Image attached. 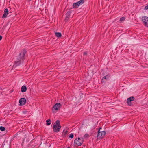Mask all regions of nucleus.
<instances>
[{
  "label": "nucleus",
  "mask_w": 148,
  "mask_h": 148,
  "mask_svg": "<svg viewBox=\"0 0 148 148\" xmlns=\"http://www.w3.org/2000/svg\"><path fill=\"white\" fill-rule=\"evenodd\" d=\"M53 130L55 132H57L60 131L61 126L59 120H57L56 121V123H55L53 124Z\"/></svg>",
  "instance_id": "2"
},
{
  "label": "nucleus",
  "mask_w": 148,
  "mask_h": 148,
  "mask_svg": "<svg viewBox=\"0 0 148 148\" xmlns=\"http://www.w3.org/2000/svg\"><path fill=\"white\" fill-rule=\"evenodd\" d=\"M5 127L3 126H1L0 127V130L2 131H5Z\"/></svg>",
  "instance_id": "17"
},
{
  "label": "nucleus",
  "mask_w": 148,
  "mask_h": 148,
  "mask_svg": "<svg viewBox=\"0 0 148 148\" xmlns=\"http://www.w3.org/2000/svg\"><path fill=\"white\" fill-rule=\"evenodd\" d=\"M2 39V36L0 35V40H1Z\"/></svg>",
  "instance_id": "23"
},
{
  "label": "nucleus",
  "mask_w": 148,
  "mask_h": 148,
  "mask_svg": "<svg viewBox=\"0 0 148 148\" xmlns=\"http://www.w3.org/2000/svg\"><path fill=\"white\" fill-rule=\"evenodd\" d=\"M68 133V131L67 130H66L64 132V130L63 131V135L64 137L66 136V134H67Z\"/></svg>",
  "instance_id": "16"
},
{
  "label": "nucleus",
  "mask_w": 148,
  "mask_h": 148,
  "mask_svg": "<svg viewBox=\"0 0 148 148\" xmlns=\"http://www.w3.org/2000/svg\"><path fill=\"white\" fill-rule=\"evenodd\" d=\"M26 99L24 98H21L20 99L19 101V103L21 105H24L26 102Z\"/></svg>",
  "instance_id": "10"
},
{
  "label": "nucleus",
  "mask_w": 148,
  "mask_h": 148,
  "mask_svg": "<svg viewBox=\"0 0 148 148\" xmlns=\"http://www.w3.org/2000/svg\"><path fill=\"white\" fill-rule=\"evenodd\" d=\"M26 53L25 49H23L21 51L19 55L18 56L17 60L15 61V64L13 66L15 67L19 66L21 63H23L24 60V56Z\"/></svg>",
  "instance_id": "1"
},
{
  "label": "nucleus",
  "mask_w": 148,
  "mask_h": 148,
  "mask_svg": "<svg viewBox=\"0 0 148 148\" xmlns=\"http://www.w3.org/2000/svg\"><path fill=\"white\" fill-rule=\"evenodd\" d=\"M145 8L146 10H147V9H148V4L146 6H145Z\"/></svg>",
  "instance_id": "21"
},
{
  "label": "nucleus",
  "mask_w": 148,
  "mask_h": 148,
  "mask_svg": "<svg viewBox=\"0 0 148 148\" xmlns=\"http://www.w3.org/2000/svg\"><path fill=\"white\" fill-rule=\"evenodd\" d=\"M85 1V0H80L76 3H74L73 7L74 8H77L79 6L83 4Z\"/></svg>",
  "instance_id": "4"
},
{
  "label": "nucleus",
  "mask_w": 148,
  "mask_h": 148,
  "mask_svg": "<svg viewBox=\"0 0 148 148\" xmlns=\"http://www.w3.org/2000/svg\"><path fill=\"white\" fill-rule=\"evenodd\" d=\"M125 20V18L123 17H121V18L120 21H123Z\"/></svg>",
  "instance_id": "20"
},
{
  "label": "nucleus",
  "mask_w": 148,
  "mask_h": 148,
  "mask_svg": "<svg viewBox=\"0 0 148 148\" xmlns=\"http://www.w3.org/2000/svg\"><path fill=\"white\" fill-rule=\"evenodd\" d=\"M101 129V127H100L99 128V130H99V132H100V130Z\"/></svg>",
  "instance_id": "24"
},
{
  "label": "nucleus",
  "mask_w": 148,
  "mask_h": 148,
  "mask_svg": "<svg viewBox=\"0 0 148 148\" xmlns=\"http://www.w3.org/2000/svg\"><path fill=\"white\" fill-rule=\"evenodd\" d=\"M134 99V97L133 96H132L130 98L127 99V102L128 104L130 106L131 103V102L133 101Z\"/></svg>",
  "instance_id": "9"
},
{
  "label": "nucleus",
  "mask_w": 148,
  "mask_h": 148,
  "mask_svg": "<svg viewBox=\"0 0 148 148\" xmlns=\"http://www.w3.org/2000/svg\"><path fill=\"white\" fill-rule=\"evenodd\" d=\"M87 54V53L86 52H85L84 53V55H86Z\"/></svg>",
  "instance_id": "22"
},
{
  "label": "nucleus",
  "mask_w": 148,
  "mask_h": 148,
  "mask_svg": "<svg viewBox=\"0 0 148 148\" xmlns=\"http://www.w3.org/2000/svg\"><path fill=\"white\" fill-rule=\"evenodd\" d=\"M73 134L71 133L70 134L69 136V138H73Z\"/></svg>",
  "instance_id": "18"
},
{
  "label": "nucleus",
  "mask_w": 148,
  "mask_h": 148,
  "mask_svg": "<svg viewBox=\"0 0 148 148\" xmlns=\"http://www.w3.org/2000/svg\"><path fill=\"white\" fill-rule=\"evenodd\" d=\"M55 34L56 37L58 38L61 37L62 36L60 32H55Z\"/></svg>",
  "instance_id": "14"
},
{
  "label": "nucleus",
  "mask_w": 148,
  "mask_h": 148,
  "mask_svg": "<svg viewBox=\"0 0 148 148\" xmlns=\"http://www.w3.org/2000/svg\"><path fill=\"white\" fill-rule=\"evenodd\" d=\"M8 14V10L7 8L5 9L4 11V14L2 16V18H6Z\"/></svg>",
  "instance_id": "11"
},
{
  "label": "nucleus",
  "mask_w": 148,
  "mask_h": 148,
  "mask_svg": "<svg viewBox=\"0 0 148 148\" xmlns=\"http://www.w3.org/2000/svg\"><path fill=\"white\" fill-rule=\"evenodd\" d=\"M71 12H67L66 14L65 20H67L69 18Z\"/></svg>",
  "instance_id": "13"
},
{
  "label": "nucleus",
  "mask_w": 148,
  "mask_h": 148,
  "mask_svg": "<svg viewBox=\"0 0 148 148\" xmlns=\"http://www.w3.org/2000/svg\"><path fill=\"white\" fill-rule=\"evenodd\" d=\"M27 88L25 85L22 86L21 88V91L22 92H25L26 91Z\"/></svg>",
  "instance_id": "12"
},
{
  "label": "nucleus",
  "mask_w": 148,
  "mask_h": 148,
  "mask_svg": "<svg viewBox=\"0 0 148 148\" xmlns=\"http://www.w3.org/2000/svg\"><path fill=\"white\" fill-rule=\"evenodd\" d=\"M30 1H31V0H29Z\"/></svg>",
  "instance_id": "25"
},
{
  "label": "nucleus",
  "mask_w": 148,
  "mask_h": 148,
  "mask_svg": "<svg viewBox=\"0 0 148 148\" xmlns=\"http://www.w3.org/2000/svg\"><path fill=\"white\" fill-rule=\"evenodd\" d=\"M46 125H49L51 124V121L50 119H48L46 120Z\"/></svg>",
  "instance_id": "15"
},
{
  "label": "nucleus",
  "mask_w": 148,
  "mask_h": 148,
  "mask_svg": "<svg viewBox=\"0 0 148 148\" xmlns=\"http://www.w3.org/2000/svg\"><path fill=\"white\" fill-rule=\"evenodd\" d=\"M61 104L60 103H56L52 108V112L53 113L56 112L60 108Z\"/></svg>",
  "instance_id": "3"
},
{
  "label": "nucleus",
  "mask_w": 148,
  "mask_h": 148,
  "mask_svg": "<svg viewBox=\"0 0 148 148\" xmlns=\"http://www.w3.org/2000/svg\"><path fill=\"white\" fill-rule=\"evenodd\" d=\"M106 133L105 131L99 132V130H98L97 135V138L100 139H102L105 136Z\"/></svg>",
  "instance_id": "6"
},
{
  "label": "nucleus",
  "mask_w": 148,
  "mask_h": 148,
  "mask_svg": "<svg viewBox=\"0 0 148 148\" xmlns=\"http://www.w3.org/2000/svg\"><path fill=\"white\" fill-rule=\"evenodd\" d=\"M89 137V135L88 134H86L84 136V138H88Z\"/></svg>",
  "instance_id": "19"
},
{
  "label": "nucleus",
  "mask_w": 148,
  "mask_h": 148,
  "mask_svg": "<svg viewBox=\"0 0 148 148\" xmlns=\"http://www.w3.org/2000/svg\"><path fill=\"white\" fill-rule=\"evenodd\" d=\"M84 141V139L83 138H80L78 137V139H75L74 141V143L78 146H81L83 143Z\"/></svg>",
  "instance_id": "5"
},
{
  "label": "nucleus",
  "mask_w": 148,
  "mask_h": 148,
  "mask_svg": "<svg viewBox=\"0 0 148 148\" xmlns=\"http://www.w3.org/2000/svg\"><path fill=\"white\" fill-rule=\"evenodd\" d=\"M110 75H107L103 77L102 79L101 82L102 83H104L107 81L109 79Z\"/></svg>",
  "instance_id": "8"
},
{
  "label": "nucleus",
  "mask_w": 148,
  "mask_h": 148,
  "mask_svg": "<svg viewBox=\"0 0 148 148\" xmlns=\"http://www.w3.org/2000/svg\"><path fill=\"white\" fill-rule=\"evenodd\" d=\"M142 21L143 23L145 26L148 27V17L144 16L142 18Z\"/></svg>",
  "instance_id": "7"
}]
</instances>
